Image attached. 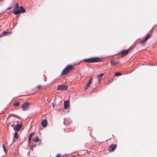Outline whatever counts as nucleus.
I'll use <instances>...</instances> for the list:
<instances>
[{
  "label": "nucleus",
  "mask_w": 157,
  "mask_h": 157,
  "mask_svg": "<svg viewBox=\"0 0 157 157\" xmlns=\"http://www.w3.org/2000/svg\"><path fill=\"white\" fill-rule=\"evenodd\" d=\"M92 78H90V80L89 81L91 82H92Z\"/></svg>",
  "instance_id": "nucleus-28"
},
{
  "label": "nucleus",
  "mask_w": 157,
  "mask_h": 157,
  "mask_svg": "<svg viewBox=\"0 0 157 157\" xmlns=\"http://www.w3.org/2000/svg\"><path fill=\"white\" fill-rule=\"evenodd\" d=\"M132 49L130 48L127 50H125L120 52L118 54V55H121V57H123L126 56L128 53Z\"/></svg>",
  "instance_id": "nucleus-4"
},
{
  "label": "nucleus",
  "mask_w": 157,
  "mask_h": 157,
  "mask_svg": "<svg viewBox=\"0 0 157 157\" xmlns=\"http://www.w3.org/2000/svg\"><path fill=\"white\" fill-rule=\"evenodd\" d=\"M13 116L14 117H16V115H14V114H13Z\"/></svg>",
  "instance_id": "nucleus-30"
},
{
  "label": "nucleus",
  "mask_w": 157,
  "mask_h": 157,
  "mask_svg": "<svg viewBox=\"0 0 157 157\" xmlns=\"http://www.w3.org/2000/svg\"><path fill=\"white\" fill-rule=\"evenodd\" d=\"M74 68L73 66L71 65H68L63 70L62 72V75H66L69 73L70 71Z\"/></svg>",
  "instance_id": "nucleus-3"
},
{
  "label": "nucleus",
  "mask_w": 157,
  "mask_h": 157,
  "mask_svg": "<svg viewBox=\"0 0 157 157\" xmlns=\"http://www.w3.org/2000/svg\"><path fill=\"white\" fill-rule=\"evenodd\" d=\"M92 82H89L86 84L87 85H88V86H90V85L91 84Z\"/></svg>",
  "instance_id": "nucleus-25"
},
{
  "label": "nucleus",
  "mask_w": 157,
  "mask_h": 157,
  "mask_svg": "<svg viewBox=\"0 0 157 157\" xmlns=\"http://www.w3.org/2000/svg\"><path fill=\"white\" fill-rule=\"evenodd\" d=\"M105 72L98 75L97 76V78L98 79V82L99 83L101 80L102 77L104 75Z\"/></svg>",
  "instance_id": "nucleus-10"
},
{
  "label": "nucleus",
  "mask_w": 157,
  "mask_h": 157,
  "mask_svg": "<svg viewBox=\"0 0 157 157\" xmlns=\"http://www.w3.org/2000/svg\"><path fill=\"white\" fill-rule=\"evenodd\" d=\"M68 105H69L68 101L67 100L65 101H64V104H63L64 108L65 109H67L68 107Z\"/></svg>",
  "instance_id": "nucleus-11"
},
{
  "label": "nucleus",
  "mask_w": 157,
  "mask_h": 157,
  "mask_svg": "<svg viewBox=\"0 0 157 157\" xmlns=\"http://www.w3.org/2000/svg\"><path fill=\"white\" fill-rule=\"evenodd\" d=\"M140 44L142 46L144 47L146 44V41L144 40L140 42Z\"/></svg>",
  "instance_id": "nucleus-14"
},
{
  "label": "nucleus",
  "mask_w": 157,
  "mask_h": 157,
  "mask_svg": "<svg viewBox=\"0 0 157 157\" xmlns=\"http://www.w3.org/2000/svg\"><path fill=\"white\" fill-rule=\"evenodd\" d=\"M120 63V62H115L114 61H111L110 64L111 65L114 66L116 64H118Z\"/></svg>",
  "instance_id": "nucleus-12"
},
{
  "label": "nucleus",
  "mask_w": 157,
  "mask_h": 157,
  "mask_svg": "<svg viewBox=\"0 0 157 157\" xmlns=\"http://www.w3.org/2000/svg\"><path fill=\"white\" fill-rule=\"evenodd\" d=\"M41 124L43 127L45 128L46 127L48 124L47 120H43L41 122Z\"/></svg>",
  "instance_id": "nucleus-9"
},
{
  "label": "nucleus",
  "mask_w": 157,
  "mask_h": 157,
  "mask_svg": "<svg viewBox=\"0 0 157 157\" xmlns=\"http://www.w3.org/2000/svg\"><path fill=\"white\" fill-rule=\"evenodd\" d=\"M14 138H17L18 137V134L16 132H15L14 134Z\"/></svg>",
  "instance_id": "nucleus-18"
},
{
  "label": "nucleus",
  "mask_w": 157,
  "mask_h": 157,
  "mask_svg": "<svg viewBox=\"0 0 157 157\" xmlns=\"http://www.w3.org/2000/svg\"><path fill=\"white\" fill-rule=\"evenodd\" d=\"M31 138H30V137H29V142L30 143H31Z\"/></svg>",
  "instance_id": "nucleus-24"
},
{
  "label": "nucleus",
  "mask_w": 157,
  "mask_h": 157,
  "mask_svg": "<svg viewBox=\"0 0 157 157\" xmlns=\"http://www.w3.org/2000/svg\"><path fill=\"white\" fill-rule=\"evenodd\" d=\"M11 9V7H9L8 8V9L10 10Z\"/></svg>",
  "instance_id": "nucleus-31"
},
{
  "label": "nucleus",
  "mask_w": 157,
  "mask_h": 157,
  "mask_svg": "<svg viewBox=\"0 0 157 157\" xmlns=\"http://www.w3.org/2000/svg\"><path fill=\"white\" fill-rule=\"evenodd\" d=\"M2 146H3V150H4V151L6 153V147L5 146V145L4 144H2Z\"/></svg>",
  "instance_id": "nucleus-21"
},
{
  "label": "nucleus",
  "mask_w": 157,
  "mask_h": 157,
  "mask_svg": "<svg viewBox=\"0 0 157 157\" xmlns=\"http://www.w3.org/2000/svg\"><path fill=\"white\" fill-rule=\"evenodd\" d=\"M30 105V103L28 102L25 103L22 105V108L23 111H26L29 108V105Z\"/></svg>",
  "instance_id": "nucleus-6"
},
{
  "label": "nucleus",
  "mask_w": 157,
  "mask_h": 157,
  "mask_svg": "<svg viewBox=\"0 0 157 157\" xmlns=\"http://www.w3.org/2000/svg\"><path fill=\"white\" fill-rule=\"evenodd\" d=\"M32 146H33V147H35L36 146V144H33Z\"/></svg>",
  "instance_id": "nucleus-26"
},
{
  "label": "nucleus",
  "mask_w": 157,
  "mask_h": 157,
  "mask_svg": "<svg viewBox=\"0 0 157 157\" xmlns=\"http://www.w3.org/2000/svg\"><path fill=\"white\" fill-rule=\"evenodd\" d=\"M39 139L38 137V136H36L35 137L34 139H33V141L34 142H38L39 140Z\"/></svg>",
  "instance_id": "nucleus-17"
},
{
  "label": "nucleus",
  "mask_w": 157,
  "mask_h": 157,
  "mask_svg": "<svg viewBox=\"0 0 157 157\" xmlns=\"http://www.w3.org/2000/svg\"><path fill=\"white\" fill-rule=\"evenodd\" d=\"M22 127V125L18 124L17 125H15V127H13L14 130L16 131H19Z\"/></svg>",
  "instance_id": "nucleus-8"
},
{
  "label": "nucleus",
  "mask_w": 157,
  "mask_h": 157,
  "mask_svg": "<svg viewBox=\"0 0 157 157\" xmlns=\"http://www.w3.org/2000/svg\"><path fill=\"white\" fill-rule=\"evenodd\" d=\"M151 37V35L150 34H148L147 35L146 37H145L144 40L146 41L148 39L150 38Z\"/></svg>",
  "instance_id": "nucleus-15"
},
{
  "label": "nucleus",
  "mask_w": 157,
  "mask_h": 157,
  "mask_svg": "<svg viewBox=\"0 0 157 157\" xmlns=\"http://www.w3.org/2000/svg\"><path fill=\"white\" fill-rule=\"evenodd\" d=\"M34 133V132H33L32 133L30 134L29 135V137H30V138H31L32 136L33 135V134Z\"/></svg>",
  "instance_id": "nucleus-23"
},
{
  "label": "nucleus",
  "mask_w": 157,
  "mask_h": 157,
  "mask_svg": "<svg viewBox=\"0 0 157 157\" xmlns=\"http://www.w3.org/2000/svg\"><path fill=\"white\" fill-rule=\"evenodd\" d=\"M43 88V86H42L41 85H38L37 87V88L38 90H40V89H41L42 88Z\"/></svg>",
  "instance_id": "nucleus-20"
},
{
  "label": "nucleus",
  "mask_w": 157,
  "mask_h": 157,
  "mask_svg": "<svg viewBox=\"0 0 157 157\" xmlns=\"http://www.w3.org/2000/svg\"><path fill=\"white\" fill-rule=\"evenodd\" d=\"M13 13L15 15L20 14L21 13H24L25 12V9L22 6L20 7L18 3H16L15 7L13 10Z\"/></svg>",
  "instance_id": "nucleus-1"
},
{
  "label": "nucleus",
  "mask_w": 157,
  "mask_h": 157,
  "mask_svg": "<svg viewBox=\"0 0 157 157\" xmlns=\"http://www.w3.org/2000/svg\"><path fill=\"white\" fill-rule=\"evenodd\" d=\"M117 146V144H111L109 147L108 150L109 152H112L116 149Z\"/></svg>",
  "instance_id": "nucleus-5"
},
{
  "label": "nucleus",
  "mask_w": 157,
  "mask_h": 157,
  "mask_svg": "<svg viewBox=\"0 0 157 157\" xmlns=\"http://www.w3.org/2000/svg\"><path fill=\"white\" fill-rule=\"evenodd\" d=\"M20 102H18L14 103L13 104V106L14 107H18L20 105Z\"/></svg>",
  "instance_id": "nucleus-16"
},
{
  "label": "nucleus",
  "mask_w": 157,
  "mask_h": 157,
  "mask_svg": "<svg viewBox=\"0 0 157 157\" xmlns=\"http://www.w3.org/2000/svg\"><path fill=\"white\" fill-rule=\"evenodd\" d=\"M122 74L120 72H117L115 74V76H119L121 75Z\"/></svg>",
  "instance_id": "nucleus-19"
},
{
  "label": "nucleus",
  "mask_w": 157,
  "mask_h": 157,
  "mask_svg": "<svg viewBox=\"0 0 157 157\" xmlns=\"http://www.w3.org/2000/svg\"><path fill=\"white\" fill-rule=\"evenodd\" d=\"M33 147H33V146H31V150L32 151L33 150Z\"/></svg>",
  "instance_id": "nucleus-27"
},
{
  "label": "nucleus",
  "mask_w": 157,
  "mask_h": 157,
  "mask_svg": "<svg viewBox=\"0 0 157 157\" xmlns=\"http://www.w3.org/2000/svg\"><path fill=\"white\" fill-rule=\"evenodd\" d=\"M68 88V87L66 85H60L58 87L57 89L59 90H66Z\"/></svg>",
  "instance_id": "nucleus-7"
},
{
  "label": "nucleus",
  "mask_w": 157,
  "mask_h": 157,
  "mask_svg": "<svg viewBox=\"0 0 157 157\" xmlns=\"http://www.w3.org/2000/svg\"><path fill=\"white\" fill-rule=\"evenodd\" d=\"M102 59L100 58L97 57L90 58L89 59H84L83 61L89 63H93L99 62L101 61Z\"/></svg>",
  "instance_id": "nucleus-2"
},
{
  "label": "nucleus",
  "mask_w": 157,
  "mask_h": 157,
  "mask_svg": "<svg viewBox=\"0 0 157 157\" xmlns=\"http://www.w3.org/2000/svg\"><path fill=\"white\" fill-rule=\"evenodd\" d=\"M12 33L11 32L8 31V32H5L3 31L2 32V35L4 36L6 35H9L10 34H11Z\"/></svg>",
  "instance_id": "nucleus-13"
},
{
  "label": "nucleus",
  "mask_w": 157,
  "mask_h": 157,
  "mask_svg": "<svg viewBox=\"0 0 157 157\" xmlns=\"http://www.w3.org/2000/svg\"><path fill=\"white\" fill-rule=\"evenodd\" d=\"M11 126L13 127V128L15 126V125L14 124H12L11 125Z\"/></svg>",
  "instance_id": "nucleus-29"
},
{
  "label": "nucleus",
  "mask_w": 157,
  "mask_h": 157,
  "mask_svg": "<svg viewBox=\"0 0 157 157\" xmlns=\"http://www.w3.org/2000/svg\"><path fill=\"white\" fill-rule=\"evenodd\" d=\"M89 86H88V85H87L86 84L84 88L85 90H86L87 89Z\"/></svg>",
  "instance_id": "nucleus-22"
}]
</instances>
